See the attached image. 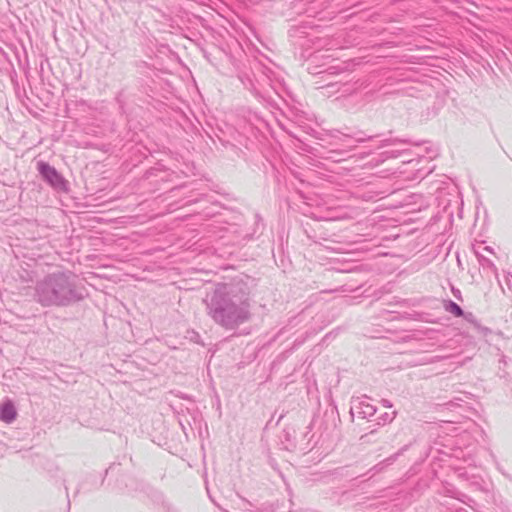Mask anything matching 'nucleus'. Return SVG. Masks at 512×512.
I'll list each match as a JSON object with an SVG mask.
<instances>
[{
	"label": "nucleus",
	"instance_id": "1",
	"mask_svg": "<svg viewBox=\"0 0 512 512\" xmlns=\"http://www.w3.org/2000/svg\"><path fill=\"white\" fill-rule=\"evenodd\" d=\"M206 313L227 331L237 329L252 316L249 288L244 283L218 284L204 299Z\"/></svg>",
	"mask_w": 512,
	"mask_h": 512
},
{
	"label": "nucleus",
	"instance_id": "2",
	"mask_svg": "<svg viewBox=\"0 0 512 512\" xmlns=\"http://www.w3.org/2000/svg\"><path fill=\"white\" fill-rule=\"evenodd\" d=\"M236 76L245 90L271 106H278V100L285 101L289 94L283 70L269 59H247L237 66Z\"/></svg>",
	"mask_w": 512,
	"mask_h": 512
},
{
	"label": "nucleus",
	"instance_id": "3",
	"mask_svg": "<svg viewBox=\"0 0 512 512\" xmlns=\"http://www.w3.org/2000/svg\"><path fill=\"white\" fill-rule=\"evenodd\" d=\"M34 298L42 307H68L82 301L85 294L71 272L56 271L36 282Z\"/></svg>",
	"mask_w": 512,
	"mask_h": 512
},
{
	"label": "nucleus",
	"instance_id": "4",
	"mask_svg": "<svg viewBox=\"0 0 512 512\" xmlns=\"http://www.w3.org/2000/svg\"><path fill=\"white\" fill-rule=\"evenodd\" d=\"M37 171L43 181L50 185L54 190L58 192L68 191V181L48 162L39 161L37 163Z\"/></svg>",
	"mask_w": 512,
	"mask_h": 512
},
{
	"label": "nucleus",
	"instance_id": "5",
	"mask_svg": "<svg viewBox=\"0 0 512 512\" xmlns=\"http://www.w3.org/2000/svg\"><path fill=\"white\" fill-rule=\"evenodd\" d=\"M283 132L287 133L289 137H291V141L295 147V149H298L302 152H308V153H315L317 152V149L312 145V138L313 139H319L317 136L318 131L317 130H311L312 133H310L307 130H301L304 133V136H298L294 133H292L290 130H282Z\"/></svg>",
	"mask_w": 512,
	"mask_h": 512
},
{
	"label": "nucleus",
	"instance_id": "6",
	"mask_svg": "<svg viewBox=\"0 0 512 512\" xmlns=\"http://www.w3.org/2000/svg\"><path fill=\"white\" fill-rule=\"evenodd\" d=\"M367 396L352 399L350 414L352 417L358 416L359 418L366 419L375 415L376 407L370 404Z\"/></svg>",
	"mask_w": 512,
	"mask_h": 512
},
{
	"label": "nucleus",
	"instance_id": "7",
	"mask_svg": "<svg viewBox=\"0 0 512 512\" xmlns=\"http://www.w3.org/2000/svg\"><path fill=\"white\" fill-rule=\"evenodd\" d=\"M17 418V410L11 400H6L0 405V420L10 424Z\"/></svg>",
	"mask_w": 512,
	"mask_h": 512
},
{
	"label": "nucleus",
	"instance_id": "8",
	"mask_svg": "<svg viewBox=\"0 0 512 512\" xmlns=\"http://www.w3.org/2000/svg\"><path fill=\"white\" fill-rule=\"evenodd\" d=\"M444 309L454 315L455 317H462L464 316L463 309L453 300H446L444 301Z\"/></svg>",
	"mask_w": 512,
	"mask_h": 512
},
{
	"label": "nucleus",
	"instance_id": "9",
	"mask_svg": "<svg viewBox=\"0 0 512 512\" xmlns=\"http://www.w3.org/2000/svg\"><path fill=\"white\" fill-rule=\"evenodd\" d=\"M248 123L249 128L258 129L263 128L264 126L266 128H270L269 124L263 118L259 117L257 114L250 113Z\"/></svg>",
	"mask_w": 512,
	"mask_h": 512
},
{
	"label": "nucleus",
	"instance_id": "10",
	"mask_svg": "<svg viewBox=\"0 0 512 512\" xmlns=\"http://www.w3.org/2000/svg\"><path fill=\"white\" fill-rule=\"evenodd\" d=\"M476 253V256H477V259H478V262L479 264L483 267V268H490L492 269L494 272L497 271V268L496 266L494 265V263L487 257L481 255L480 253L478 252H475Z\"/></svg>",
	"mask_w": 512,
	"mask_h": 512
},
{
	"label": "nucleus",
	"instance_id": "11",
	"mask_svg": "<svg viewBox=\"0 0 512 512\" xmlns=\"http://www.w3.org/2000/svg\"><path fill=\"white\" fill-rule=\"evenodd\" d=\"M239 497V500H240V503L238 504V507L243 510V511H246V512H253V504L248 501L247 499H245L244 497H241V496H238Z\"/></svg>",
	"mask_w": 512,
	"mask_h": 512
},
{
	"label": "nucleus",
	"instance_id": "12",
	"mask_svg": "<svg viewBox=\"0 0 512 512\" xmlns=\"http://www.w3.org/2000/svg\"><path fill=\"white\" fill-rule=\"evenodd\" d=\"M312 119L310 118H307V122H304L302 121L301 119H299L297 122H296V126L297 128H303V129H306V128H313V123H312Z\"/></svg>",
	"mask_w": 512,
	"mask_h": 512
},
{
	"label": "nucleus",
	"instance_id": "13",
	"mask_svg": "<svg viewBox=\"0 0 512 512\" xmlns=\"http://www.w3.org/2000/svg\"><path fill=\"white\" fill-rule=\"evenodd\" d=\"M427 153L430 158H434L438 155V149L437 148H428Z\"/></svg>",
	"mask_w": 512,
	"mask_h": 512
},
{
	"label": "nucleus",
	"instance_id": "14",
	"mask_svg": "<svg viewBox=\"0 0 512 512\" xmlns=\"http://www.w3.org/2000/svg\"><path fill=\"white\" fill-rule=\"evenodd\" d=\"M510 277H512V276L510 275V273H507V274H506V276H505V284H506L507 289H508L509 291H511V290H512V285H511V279H510Z\"/></svg>",
	"mask_w": 512,
	"mask_h": 512
},
{
	"label": "nucleus",
	"instance_id": "15",
	"mask_svg": "<svg viewBox=\"0 0 512 512\" xmlns=\"http://www.w3.org/2000/svg\"><path fill=\"white\" fill-rule=\"evenodd\" d=\"M381 403L386 408H391L392 407V403L389 400H387V399H382Z\"/></svg>",
	"mask_w": 512,
	"mask_h": 512
},
{
	"label": "nucleus",
	"instance_id": "16",
	"mask_svg": "<svg viewBox=\"0 0 512 512\" xmlns=\"http://www.w3.org/2000/svg\"><path fill=\"white\" fill-rule=\"evenodd\" d=\"M499 284H500V287H501L502 292H503L504 294H506V290H505L504 286H503L500 282H499Z\"/></svg>",
	"mask_w": 512,
	"mask_h": 512
},
{
	"label": "nucleus",
	"instance_id": "17",
	"mask_svg": "<svg viewBox=\"0 0 512 512\" xmlns=\"http://www.w3.org/2000/svg\"><path fill=\"white\" fill-rule=\"evenodd\" d=\"M484 250L492 253V249L490 247H488V246L484 247Z\"/></svg>",
	"mask_w": 512,
	"mask_h": 512
},
{
	"label": "nucleus",
	"instance_id": "18",
	"mask_svg": "<svg viewBox=\"0 0 512 512\" xmlns=\"http://www.w3.org/2000/svg\"><path fill=\"white\" fill-rule=\"evenodd\" d=\"M395 416H396V412L394 411L393 416L389 419V421H392L395 418Z\"/></svg>",
	"mask_w": 512,
	"mask_h": 512
},
{
	"label": "nucleus",
	"instance_id": "19",
	"mask_svg": "<svg viewBox=\"0 0 512 512\" xmlns=\"http://www.w3.org/2000/svg\"><path fill=\"white\" fill-rule=\"evenodd\" d=\"M314 124H315L316 126H320V125H321V123H320V122H318L317 120H315Z\"/></svg>",
	"mask_w": 512,
	"mask_h": 512
},
{
	"label": "nucleus",
	"instance_id": "20",
	"mask_svg": "<svg viewBox=\"0 0 512 512\" xmlns=\"http://www.w3.org/2000/svg\"><path fill=\"white\" fill-rule=\"evenodd\" d=\"M388 418V413H385V415L383 416V419L384 421Z\"/></svg>",
	"mask_w": 512,
	"mask_h": 512
},
{
	"label": "nucleus",
	"instance_id": "21",
	"mask_svg": "<svg viewBox=\"0 0 512 512\" xmlns=\"http://www.w3.org/2000/svg\"><path fill=\"white\" fill-rule=\"evenodd\" d=\"M388 418V413H385V415L383 416V419L384 421Z\"/></svg>",
	"mask_w": 512,
	"mask_h": 512
},
{
	"label": "nucleus",
	"instance_id": "22",
	"mask_svg": "<svg viewBox=\"0 0 512 512\" xmlns=\"http://www.w3.org/2000/svg\"><path fill=\"white\" fill-rule=\"evenodd\" d=\"M468 317H473L472 313H469L467 316H465L466 319H468Z\"/></svg>",
	"mask_w": 512,
	"mask_h": 512
}]
</instances>
